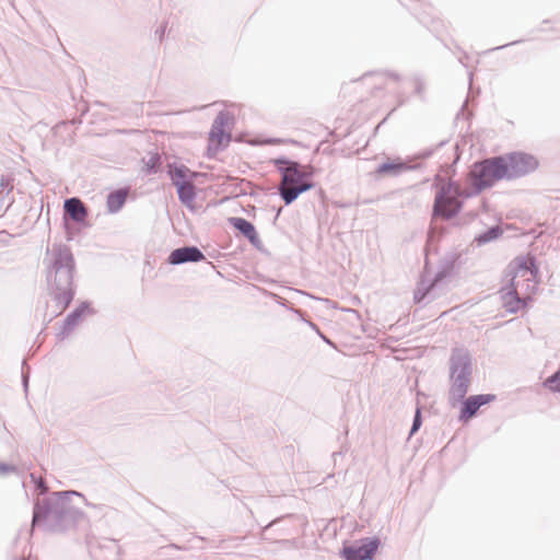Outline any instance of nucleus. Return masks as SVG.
Wrapping results in <instances>:
<instances>
[{
	"label": "nucleus",
	"mask_w": 560,
	"mask_h": 560,
	"mask_svg": "<svg viewBox=\"0 0 560 560\" xmlns=\"http://www.w3.org/2000/svg\"><path fill=\"white\" fill-rule=\"evenodd\" d=\"M232 225L243 233L250 242H255L257 240V232L255 226L247 220L243 218H233L231 219Z\"/></svg>",
	"instance_id": "4468645a"
},
{
	"label": "nucleus",
	"mask_w": 560,
	"mask_h": 560,
	"mask_svg": "<svg viewBox=\"0 0 560 560\" xmlns=\"http://www.w3.org/2000/svg\"><path fill=\"white\" fill-rule=\"evenodd\" d=\"M502 305L508 313H516L527 305L530 296L521 295V291L515 287L508 284L500 291Z\"/></svg>",
	"instance_id": "1a4fd4ad"
},
{
	"label": "nucleus",
	"mask_w": 560,
	"mask_h": 560,
	"mask_svg": "<svg viewBox=\"0 0 560 560\" xmlns=\"http://www.w3.org/2000/svg\"><path fill=\"white\" fill-rule=\"evenodd\" d=\"M205 255L197 247H182L173 250L168 256V262L179 265L188 261H200Z\"/></svg>",
	"instance_id": "9b49d317"
},
{
	"label": "nucleus",
	"mask_w": 560,
	"mask_h": 560,
	"mask_svg": "<svg viewBox=\"0 0 560 560\" xmlns=\"http://www.w3.org/2000/svg\"><path fill=\"white\" fill-rule=\"evenodd\" d=\"M509 284L521 291L523 296H532L537 285V268L534 258L517 257L509 266Z\"/></svg>",
	"instance_id": "20e7f679"
},
{
	"label": "nucleus",
	"mask_w": 560,
	"mask_h": 560,
	"mask_svg": "<svg viewBox=\"0 0 560 560\" xmlns=\"http://www.w3.org/2000/svg\"><path fill=\"white\" fill-rule=\"evenodd\" d=\"M273 163L281 173L279 192L285 205L292 203L301 194L313 188L311 172L296 162L277 159Z\"/></svg>",
	"instance_id": "f257e3e1"
},
{
	"label": "nucleus",
	"mask_w": 560,
	"mask_h": 560,
	"mask_svg": "<svg viewBox=\"0 0 560 560\" xmlns=\"http://www.w3.org/2000/svg\"><path fill=\"white\" fill-rule=\"evenodd\" d=\"M55 279L60 273L63 277L65 285L55 295L56 313H62L73 298L71 289L73 259L68 253H61L59 259L55 261L54 267Z\"/></svg>",
	"instance_id": "39448f33"
},
{
	"label": "nucleus",
	"mask_w": 560,
	"mask_h": 560,
	"mask_svg": "<svg viewBox=\"0 0 560 560\" xmlns=\"http://www.w3.org/2000/svg\"><path fill=\"white\" fill-rule=\"evenodd\" d=\"M420 424H421L420 411L418 410L417 413H416V418H415V421H413V425H412L411 432L413 433L415 431H417L418 428L420 427Z\"/></svg>",
	"instance_id": "4be33fe9"
},
{
	"label": "nucleus",
	"mask_w": 560,
	"mask_h": 560,
	"mask_svg": "<svg viewBox=\"0 0 560 560\" xmlns=\"http://www.w3.org/2000/svg\"><path fill=\"white\" fill-rule=\"evenodd\" d=\"M170 176L175 186H178L183 183H185L186 178V168L184 167H175L173 170H170Z\"/></svg>",
	"instance_id": "a211bd4d"
},
{
	"label": "nucleus",
	"mask_w": 560,
	"mask_h": 560,
	"mask_svg": "<svg viewBox=\"0 0 560 560\" xmlns=\"http://www.w3.org/2000/svg\"><path fill=\"white\" fill-rule=\"evenodd\" d=\"M468 178L475 192H480L493 186L497 182L506 179L503 158L497 156L475 163Z\"/></svg>",
	"instance_id": "f03ea898"
},
{
	"label": "nucleus",
	"mask_w": 560,
	"mask_h": 560,
	"mask_svg": "<svg viewBox=\"0 0 560 560\" xmlns=\"http://www.w3.org/2000/svg\"><path fill=\"white\" fill-rule=\"evenodd\" d=\"M65 210L75 222H83L88 217V210L83 202L78 198H70L65 201Z\"/></svg>",
	"instance_id": "f8f14e48"
},
{
	"label": "nucleus",
	"mask_w": 560,
	"mask_h": 560,
	"mask_svg": "<svg viewBox=\"0 0 560 560\" xmlns=\"http://www.w3.org/2000/svg\"><path fill=\"white\" fill-rule=\"evenodd\" d=\"M410 166L407 163L401 162L400 160H394L390 162L383 163L378 166L377 173L381 175L392 174L397 175L404 171L409 170Z\"/></svg>",
	"instance_id": "2eb2a0df"
},
{
	"label": "nucleus",
	"mask_w": 560,
	"mask_h": 560,
	"mask_svg": "<svg viewBox=\"0 0 560 560\" xmlns=\"http://www.w3.org/2000/svg\"><path fill=\"white\" fill-rule=\"evenodd\" d=\"M159 163H160V156L158 154L151 155L149 162L147 163L148 171L150 172L151 170H153L155 166L159 165Z\"/></svg>",
	"instance_id": "aec40b11"
},
{
	"label": "nucleus",
	"mask_w": 560,
	"mask_h": 560,
	"mask_svg": "<svg viewBox=\"0 0 560 560\" xmlns=\"http://www.w3.org/2000/svg\"><path fill=\"white\" fill-rule=\"evenodd\" d=\"M469 386V378L465 372H462L456 377L453 378V383L450 388V395L453 399L458 400L462 399Z\"/></svg>",
	"instance_id": "ddd939ff"
},
{
	"label": "nucleus",
	"mask_w": 560,
	"mask_h": 560,
	"mask_svg": "<svg viewBox=\"0 0 560 560\" xmlns=\"http://www.w3.org/2000/svg\"><path fill=\"white\" fill-rule=\"evenodd\" d=\"M176 187L180 201L190 205L195 199V186L190 182H185Z\"/></svg>",
	"instance_id": "dca6fc26"
},
{
	"label": "nucleus",
	"mask_w": 560,
	"mask_h": 560,
	"mask_svg": "<svg viewBox=\"0 0 560 560\" xmlns=\"http://www.w3.org/2000/svg\"><path fill=\"white\" fill-rule=\"evenodd\" d=\"M494 398H495V396L491 395V394L470 396L469 398H467L464 401V405H463V408L460 411V416H459L460 420L468 421L470 418H472L477 413L478 409L481 406L493 401Z\"/></svg>",
	"instance_id": "9d476101"
},
{
	"label": "nucleus",
	"mask_w": 560,
	"mask_h": 560,
	"mask_svg": "<svg viewBox=\"0 0 560 560\" xmlns=\"http://www.w3.org/2000/svg\"><path fill=\"white\" fill-rule=\"evenodd\" d=\"M127 198V191L117 190L112 192L107 198V206L112 212L118 211L125 203Z\"/></svg>",
	"instance_id": "f3484780"
},
{
	"label": "nucleus",
	"mask_w": 560,
	"mask_h": 560,
	"mask_svg": "<svg viewBox=\"0 0 560 560\" xmlns=\"http://www.w3.org/2000/svg\"><path fill=\"white\" fill-rule=\"evenodd\" d=\"M287 142L288 141L283 140V139H267V140L260 141L259 143L260 144H284Z\"/></svg>",
	"instance_id": "412c9836"
},
{
	"label": "nucleus",
	"mask_w": 560,
	"mask_h": 560,
	"mask_svg": "<svg viewBox=\"0 0 560 560\" xmlns=\"http://www.w3.org/2000/svg\"><path fill=\"white\" fill-rule=\"evenodd\" d=\"M460 188L457 184L448 182H440L436 177V191L433 203V217L442 219H451L455 217L462 209Z\"/></svg>",
	"instance_id": "7ed1b4c3"
},
{
	"label": "nucleus",
	"mask_w": 560,
	"mask_h": 560,
	"mask_svg": "<svg viewBox=\"0 0 560 560\" xmlns=\"http://www.w3.org/2000/svg\"><path fill=\"white\" fill-rule=\"evenodd\" d=\"M380 539L376 537L364 538L354 545L345 546L341 556L346 560H370L380 547Z\"/></svg>",
	"instance_id": "0eeeda50"
},
{
	"label": "nucleus",
	"mask_w": 560,
	"mask_h": 560,
	"mask_svg": "<svg viewBox=\"0 0 560 560\" xmlns=\"http://www.w3.org/2000/svg\"><path fill=\"white\" fill-rule=\"evenodd\" d=\"M549 386L552 389L560 390V371L555 376L548 380Z\"/></svg>",
	"instance_id": "6ab92c4d"
},
{
	"label": "nucleus",
	"mask_w": 560,
	"mask_h": 560,
	"mask_svg": "<svg viewBox=\"0 0 560 560\" xmlns=\"http://www.w3.org/2000/svg\"><path fill=\"white\" fill-rule=\"evenodd\" d=\"M506 168V179L516 178L535 171L538 161L525 153H512L502 156Z\"/></svg>",
	"instance_id": "423d86ee"
},
{
	"label": "nucleus",
	"mask_w": 560,
	"mask_h": 560,
	"mask_svg": "<svg viewBox=\"0 0 560 560\" xmlns=\"http://www.w3.org/2000/svg\"><path fill=\"white\" fill-rule=\"evenodd\" d=\"M224 124V116L220 115L212 125L208 139V152L211 155L217 154L230 142V135L225 133Z\"/></svg>",
	"instance_id": "6e6552de"
}]
</instances>
